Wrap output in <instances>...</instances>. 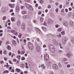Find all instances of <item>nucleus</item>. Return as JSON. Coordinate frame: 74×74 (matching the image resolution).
Listing matches in <instances>:
<instances>
[{
    "instance_id": "nucleus-1",
    "label": "nucleus",
    "mask_w": 74,
    "mask_h": 74,
    "mask_svg": "<svg viewBox=\"0 0 74 74\" xmlns=\"http://www.w3.org/2000/svg\"><path fill=\"white\" fill-rule=\"evenodd\" d=\"M28 46L29 48L31 51L33 50V45L31 42H29L28 43Z\"/></svg>"
},
{
    "instance_id": "nucleus-2",
    "label": "nucleus",
    "mask_w": 74,
    "mask_h": 74,
    "mask_svg": "<svg viewBox=\"0 0 74 74\" xmlns=\"http://www.w3.org/2000/svg\"><path fill=\"white\" fill-rule=\"evenodd\" d=\"M44 60L45 61H48V60L49 59V55L48 54H45L44 55Z\"/></svg>"
},
{
    "instance_id": "nucleus-3",
    "label": "nucleus",
    "mask_w": 74,
    "mask_h": 74,
    "mask_svg": "<svg viewBox=\"0 0 74 74\" xmlns=\"http://www.w3.org/2000/svg\"><path fill=\"white\" fill-rule=\"evenodd\" d=\"M68 40V39L67 38H62V44L64 45H65V43L67 40Z\"/></svg>"
},
{
    "instance_id": "nucleus-4",
    "label": "nucleus",
    "mask_w": 74,
    "mask_h": 74,
    "mask_svg": "<svg viewBox=\"0 0 74 74\" xmlns=\"http://www.w3.org/2000/svg\"><path fill=\"white\" fill-rule=\"evenodd\" d=\"M50 46V47L49 48L50 50L52 51H55V47H54L53 45H51Z\"/></svg>"
},
{
    "instance_id": "nucleus-5",
    "label": "nucleus",
    "mask_w": 74,
    "mask_h": 74,
    "mask_svg": "<svg viewBox=\"0 0 74 74\" xmlns=\"http://www.w3.org/2000/svg\"><path fill=\"white\" fill-rule=\"evenodd\" d=\"M21 27L23 30H25L26 28V25L25 23H22L21 25Z\"/></svg>"
},
{
    "instance_id": "nucleus-6",
    "label": "nucleus",
    "mask_w": 74,
    "mask_h": 74,
    "mask_svg": "<svg viewBox=\"0 0 74 74\" xmlns=\"http://www.w3.org/2000/svg\"><path fill=\"white\" fill-rule=\"evenodd\" d=\"M53 67L54 69L55 70H58L59 69V68L57 65H56V64H54L53 65Z\"/></svg>"
},
{
    "instance_id": "nucleus-7",
    "label": "nucleus",
    "mask_w": 74,
    "mask_h": 74,
    "mask_svg": "<svg viewBox=\"0 0 74 74\" xmlns=\"http://www.w3.org/2000/svg\"><path fill=\"white\" fill-rule=\"evenodd\" d=\"M53 21L52 20L49 19L48 20L47 23L50 25L51 24H52V23H53Z\"/></svg>"
},
{
    "instance_id": "nucleus-8",
    "label": "nucleus",
    "mask_w": 74,
    "mask_h": 74,
    "mask_svg": "<svg viewBox=\"0 0 74 74\" xmlns=\"http://www.w3.org/2000/svg\"><path fill=\"white\" fill-rule=\"evenodd\" d=\"M16 11L17 12H19L20 11V8L19 6H17L16 8Z\"/></svg>"
},
{
    "instance_id": "nucleus-9",
    "label": "nucleus",
    "mask_w": 74,
    "mask_h": 74,
    "mask_svg": "<svg viewBox=\"0 0 74 74\" xmlns=\"http://www.w3.org/2000/svg\"><path fill=\"white\" fill-rule=\"evenodd\" d=\"M63 25L66 27L68 26H69V24L67 23V22L66 21H64L63 22Z\"/></svg>"
},
{
    "instance_id": "nucleus-10",
    "label": "nucleus",
    "mask_w": 74,
    "mask_h": 74,
    "mask_svg": "<svg viewBox=\"0 0 74 74\" xmlns=\"http://www.w3.org/2000/svg\"><path fill=\"white\" fill-rule=\"evenodd\" d=\"M16 72H17L18 73H21L22 71L20 69L16 68Z\"/></svg>"
},
{
    "instance_id": "nucleus-11",
    "label": "nucleus",
    "mask_w": 74,
    "mask_h": 74,
    "mask_svg": "<svg viewBox=\"0 0 74 74\" xmlns=\"http://www.w3.org/2000/svg\"><path fill=\"white\" fill-rule=\"evenodd\" d=\"M25 7L27 8H28V9H29V8H30V7H31V5H29L28 4H27V3H25Z\"/></svg>"
},
{
    "instance_id": "nucleus-12",
    "label": "nucleus",
    "mask_w": 74,
    "mask_h": 74,
    "mask_svg": "<svg viewBox=\"0 0 74 74\" xmlns=\"http://www.w3.org/2000/svg\"><path fill=\"white\" fill-rule=\"evenodd\" d=\"M27 30L29 32L33 31V28L30 27L28 28Z\"/></svg>"
},
{
    "instance_id": "nucleus-13",
    "label": "nucleus",
    "mask_w": 74,
    "mask_h": 74,
    "mask_svg": "<svg viewBox=\"0 0 74 74\" xmlns=\"http://www.w3.org/2000/svg\"><path fill=\"white\" fill-rule=\"evenodd\" d=\"M9 7H10L11 8H14V5H15V4H9Z\"/></svg>"
},
{
    "instance_id": "nucleus-14",
    "label": "nucleus",
    "mask_w": 74,
    "mask_h": 74,
    "mask_svg": "<svg viewBox=\"0 0 74 74\" xmlns=\"http://www.w3.org/2000/svg\"><path fill=\"white\" fill-rule=\"evenodd\" d=\"M36 50L37 52H40V48L39 46L36 47Z\"/></svg>"
},
{
    "instance_id": "nucleus-15",
    "label": "nucleus",
    "mask_w": 74,
    "mask_h": 74,
    "mask_svg": "<svg viewBox=\"0 0 74 74\" xmlns=\"http://www.w3.org/2000/svg\"><path fill=\"white\" fill-rule=\"evenodd\" d=\"M52 42L54 44H58V42H57L56 40L55 39H53L52 40Z\"/></svg>"
},
{
    "instance_id": "nucleus-16",
    "label": "nucleus",
    "mask_w": 74,
    "mask_h": 74,
    "mask_svg": "<svg viewBox=\"0 0 74 74\" xmlns=\"http://www.w3.org/2000/svg\"><path fill=\"white\" fill-rule=\"evenodd\" d=\"M12 44L14 45H16V41L14 40H12Z\"/></svg>"
},
{
    "instance_id": "nucleus-17",
    "label": "nucleus",
    "mask_w": 74,
    "mask_h": 74,
    "mask_svg": "<svg viewBox=\"0 0 74 74\" xmlns=\"http://www.w3.org/2000/svg\"><path fill=\"white\" fill-rule=\"evenodd\" d=\"M11 21L12 22H15L16 21V18L14 17H12L11 18Z\"/></svg>"
},
{
    "instance_id": "nucleus-18",
    "label": "nucleus",
    "mask_w": 74,
    "mask_h": 74,
    "mask_svg": "<svg viewBox=\"0 0 74 74\" xmlns=\"http://www.w3.org/2000/svg\"><path fill=\"white\" fill-rule=\"evenodd\" d=\"M69 25L70 26H73L74 25V22L72 21H70Z\"/></svg>"
},
{
    "instance_id": "nucleus-19",
    "label": "nucleus",
    "mask_w": 74,
    "mask_h": 74,
    "mask_svg": "<svg viewBox=\"0 0 74 74\" xmlns=\"http://www.w3.org/2000/svg\"><path fill=\"white\" fill-rule=\"evenodd\" d=\"M17 25L18 26H21V23L20 21H17Z\"/></svg>"
},
{
    "instance_id": "nucleus-20",
    "label": "nucleus",
    "mask_w": 74,
    "mask_h": 74,
    "mask_svg": "<svg viewBox=\"0 0 74 74\" xmlns=\"http://www.w3.org/2000/svg\"><path fill=\"white\" fill-rule=\"evenodd\" d=\"M67 55L68 57H70V56H73V54L71 53H67Z\"/></svg>"
},
{
    "instance_id": "nucleus-21",
    "label": "nucleus",
    "mask_w": 74,
    "mask_h": 74,
    "mask_svg": "<svg viewBox=\"0 0 74 74\" xmlns=\"http://www.w3.org/2000/svg\"><path fill=\"white\" fill-rule=\"evenodd\" d=\"M7 49H8V50H9V51H10L11 49V46L10 45H8L7 46Z\"/></svg>"
},
{
    "instance_id": "nucleus-22",
    "label": "nucleus",
    "mask_w": 74,
    "mask_h": 74,
    "mask_svg": "<svg viewBox=\"0 0 74 74\" xmlns=\"http://www.w3.org/2000/svg\"><path fill=\"white\" fill-rule=\"evenodd\" d=\"M43 21L44 18H43L42 17H40V21L41 23H42V22H43Z\"/></svg>"
},
{
    "instance_id": "nucleus-23",
    "label": "nucleus",
    "mask_w": 74,
    "mask_h": 74,
    "mask_svg": "<svg viewBox=\"0 0 74 74\" xmlns=\"http://www.w3.org/2000/svg\"><path fill=\"white\" fill-rule=\"evenodd\" d=\"M25 68L28 69H29V66H28V64H27V62H25Z\"/></svg>"
},
{
    "instance_id": "nucleus-24",
    "label": "nucleus",
    "mask_w": 74,
    "mask_h": 74,
    "mask_svg": "<svg viewBox=\"0 0 74 74\" xmlns=\"http://www.w3.org/2000/svg\"><path fill=\"white\" fill-rule=\"evenodd\" d=\"M20 66L22 68H25V64H22Z\"/></svg>"
},
{
    "instance_id": "nucleus-25",
    "label": "nucleus",
    "mask_w": 74,
    "mask_h": 74,
    "mask_svg": "<svg viewBox=\"0 0 74 74\" xmlns=\"http://www.w3.org/2000/svg\"><path fill=\"white\" fill-rule=\"evenodd\" d=\"M66 61H67V59L66 58H64L63 60H62V62L64 63V62H66Z\"/></svg>"
},
{
    "instance_id": "nucleus-26",
    "label": "nucleus",
    "mask_w": 74,
    "mask_h": 74,
    "mask_svg": "<svg viewBox=\"0 0 74 74\" xmlns=\"http://www.w3.org/2000/svg\"><path fill=\"white\" fill-rule=\"evenodd\" d=\"M9 73V71H8L7 70H5L3 72V74H5V73Z\"/></svg>"
},
{
    "instance_id": "nucleus-27",
    "label": "nucleus",
    "mask_w": 74,
    "mask_h": 74,
    "mask_svg": "<svg viewBox=\"0 0 74 74\" xmlns=\"http://www.w3.org/2000/svg\"><path fill=\"white\" fill-rule=\"evenodd\" d=\"M28 9L31 11H32V10H33V7H32V6H31L29 7V9Z\"/></svg>"
},
{
    "instance_id": "nucleus-28",
    "label": "nucleus",
    "mask_w": 74,
    "mask_h": 74,
    "mask_svg": "<svg viewBox=\"0 0 74 74\" xmlns=\"http://www.w3.org/2000/svg\"><path fill=\"white\" fill-rule=\"evenodd\" d=\"M36 30L38 33H40L41 32V31H40V30L38 28H36Z\"/></svg>"
},
{
    "instance_id": "nucleus-29",
    "label": "nucleus",
    "mask_w": 74,
    "mask_h": 74,
    "mask_svg": "<svg viewBox=\"0 0 74 74\" xmlns=\"http://www.w3.org/2000/svg\"><path fill=\"white\" fill-rule=\"evenodd\" d=\"M71 41L72 43L73 44H74V39L73 38H72V39H71Z\"/></svg>"
},
{
    "instance_id": "nucleus-30",
    "label": "nucleus",
    "mask_w": 74,
    "mask_h": 74,
    "mask_svg": "<svg viewBox=\"0 0 74 74\" xmlns=\"http://www.w3.org/2000/svg\"><path fill=\"white\" fill-rule=\"evenodd\" d=\"M21 13L22 14H25L26 13V11H22L21 12Z\"/></svg>"
},
{
    "instance_id": "nucleus-31",
    "label": "nucleus",
    "mask_w": 74,
    "mask_h": 74,
    "mask_svg": "<svg viewBox=\"0 0 74 74\" xmlns=\"http://www.w3.org/2000/svg\"><path fill=\"white\" fill-rule=\"evenodd\" d=\"M24 1L26 3H30V0H24Z\"/></svg>"
},
{
    "instance_id": "nucleus-32",
    "label": "nucleus",
    "mask_w": 74,
    "mask_h": 74,
    "mask_svg": "<svg viewBox=\"0 0 74 74\" xmlns=\"http://www.w3.org/2000/svg\"><path fill=\"white\" fill-rule=\"evenodd\" d=\"M16 58L18 59V60H20V59H21V56L19 55L17 56L16 57Z\"/></svg>"
},
{
    "instance_id": "nucleus-33",
    "label": "nucleus",
    "mask_w": 74,
    "mask_h": 74,
    "mask_svg": "<svg viewBox=\"0 0 74 74\" xmlns=\"http://www.w3.org/2000/svg\"><path fill=\"white\" fill-rule=\"evenodd\" d=\"M22 36V34L21 33H20L18 35V37H19V38H21Z\"/></svg>"
},
{
    "instance_id": "nucleus-34",
    "label": "nucleus",
    "mask_w": 74,
    "mask_h": 74,
    "mask_svg": "<svg viewBox=\"0 0 74 74\" xmlns=\"http://www.w3.org/2000/svg\"><path fill=\"white\" fill-rule=\"evenodd\" d=\"M15 32V31L14 30H11V32H12V33L13 34H14Z\"/></svg>"
},
{
    "instance_id": "nucleus-35",
    "label": "nucleus",
    "mask_w": 74,
    "mask_h": 74,
    "mask_svg": "<svg viewBox=\"0 0 74 74\" xmlns=\"http://www.w3.org/2000/svg\"><path fill=\"white\" fill-rule=\"evenodd\" d=\"M14 35H15V36H18V32H14Z\"/></svg>"
},
{
    "instance_id": "nucleus-36",
    "label": "nucleus",
    "mask_w": 74,
    "mask_h": 74,
    "mask_svg": "<svg viewBox=\"0 0 74 74\" xmlns=\"http://www.w3.org/2000/svg\"><path fill=\"white\" fill-rule=\"evenodd\" d=\"M40 2L41 4H42L44 3V1L43 0H40Z\"/></svg>"
},
{
    "instance_id": "nucleus-37",
    "label": "nucleus",
    "mask_w": 74,
    "mask_h": 74,
    "mask_svg": "<svg viewBox=\"0 0 74 74\" xmlns=\"http://www.w3.org/2000/svg\"><path fill=\"white\" fill-rule=\"evenodd\" d=\"M23 18L24 19H26V18H27V17L26 16H23Z\"/></svg>"
},
{
    "instance_id": "nucleus-38",
    "label": "nucleus",
    "mask_w": 74,
    "mask_h": 74,
    "mask_svg": "<svg viewBox=\"0 0 74 74\" xmlns=\"http://www.w3.org/2000/svg\"><path fill=\"white\" fill-rule=\"evenodd\" d=\"M57 37H58L60 38L61 37H62V36L61 35V34H59L58 35H57Z\"/></svg>"
},
{
    "instance_id": "nucleus-39",
    "label": "nucleus",
    "mask_w": 74,
    "mask_h": 74,
    "mask_svg": "<svg viewBox=\"0 0 74 74\" xmlns=\"http://www.w3.org/2000/svg\"><path fill=\"white\" fill-rule=\"evenodd\" d=\"M61 34L62 35H64L65 34V32L64 31H63L61 32Z\"/></svg>"
},
{
    "instance_id": "nucleus-40",
    "label": "nucleus",
    "mask_w": 74,
    "mask_h": 74,
    "mask_svg": "<svg viewBox=\"0 0 74 74\" xmlns=\"http://www.w3.org/2000/svg\"><path fill=\"white\" fill-rule=\"evenodd\" d=\"M6 19V16H4L3 17L2 20L3 21H5V20Z\"/></svg>"
},
{
    "instance_id": "nucleus-41",
    "label": "nucleus",
    "mask_w": 74,
    "mask_h": 74,
    "mask_svg": "<svg viewBox=\"0 0 74 74\" xmlns=\"http://www.w3.org/2000/svg\"><path fill=\"white\" fill-rule=\"evenodd\" d=\"M42 29L43 30H46V28L44 27H42Z\"/></svg>"
},
{
    "instance_id": "nucleus-42",
    "label": "nucleus",
    "mask_w": 74,
    "mask_h": 74,
    "mask_svg": "<svg viewBox=\"0 0 74 74\" xmlns=\"http://www.w3.org/2000/svg\"><path fill=\"white\" fill-rule=\"evenodd\" d=\"M4 53L5 55L6 54H7V51L5 50L4 51Z\"/></svg>"
},
{
    "instance_id": "nucleus-43",
    "label": "nucleus",
    "mask_w": 74,
    "mask_h": 74,
    "mask_svg": "<svg viewBox=\"0 0 74 74\" xmlns=\"http://www.w3.org/2000/svg\"><path fill=\"white\" fill-rule=\"evenodd\" d=\"M21 10H23V9H24L25 8V6H22L21 7Z\"/></svg>"
},
{
    "instance_id": "nucleus-44",
    "label": "nucleus",
    "mask_w": 74,
    "mask_h": 74,
    "mask_svg": "<svg viewBox=\"0 0 74 74\" xmlns=\"http://www.w3.org/2000/svg\"><path fill=\"white\" fill-rule=\"evenodd\" d=\"M55 27L56 28H58V27H59V25H55Z\"/></svg>"
},
{
    "instance_id": "nucleus-45",
    "label": "nucleus",
    "mask_w": 74,
    "mask_h": 74,
    "mask_svg": "<svg viewBox=\"0 0 74 74\" xmlns=\"http://www.w3.org/2000/svg\"><path fill=\"white\" fill-rule=\"evenodd\" d=\"M58 32H61L62 31V29L61 28H59L58 29Z\"/></svg>"
},
{
    "instance_id": "nucleus-46",
    "label": "nucleus",
    "mask_w": 74,
    "mask_h": 74,
    "mask_svg": "<svg viewBox=\"0 0 74 74\" xmlns=\"http://www.w3.org/2000/svg\"><path fill=\"white\" fill-rule=\"evenodd\" d=\"M43 25H45V26H47V23H46L45 22H44L43 23Z\"/></svg>"
},
{
    "instance_id": "nucleus-47",
    "label": "nucleus",
    "mask_w": 74,
    "mask_h": 74,
    "mask_svg": "<svg viewBox=\"0 0 74 74\" xmlns=\"http://www.w3.org/2000/svg\"><path fill=\"white\" fill-rule=\"evenodd\" d=\"M48 8H51V5H48Z\"/></svg>"
},
{
    "instance_id": "nucleus-48",
    "label": "nucleus",
    "mask_w": 74,
    "mask_h": 74,
    "mask_svg": "<svg viewBox=\"0 0 74 74\" xmlns=\"http://www.w3.org/2000/svg\"><path fill=\"white\" fill-rule=\"evenodd\" d=\"M0 63H1V64H3V63H4V61H1L0 62Z\"/></svg>"
},
{
    "instance_id": "nucleus-49",
    "label": "nucleus",
    "mask_w": 74,
    "mask_h": 74,
    "mask_svg": "<svg viewBox=\"0 0 74 74\" xmlns=\"http://www.w3.org/2000/svg\"><path fill=\"white\" fill-rule=\"evenodd\" d=\"M12 37H13L14 39H16V37L15 36H12Z\"/></svg>"
},
{
    "instance_id": "nucleus-50",
    "label": "nucleus",
    "mask_w": 74,
    "mask_h": 74,
    "mask_svg": "<svg viewBox=\"0 0 74 74\" xmlns=\"http://www.w3.org/2000/svg\"><path fill=\"white\" fill-rule=\"evenodd\" d=\"M58 66L60 67H62V65H61V64L60 63H59L58 64Z\"/></svg>"
},
{
    "instance_id": "nucleus-51",
    "label": "nucleus",
    "mask_w": 74,
    "mask_h": 74,
    "mask_svg": "<svg viewBox=\"0 0 74 74\" xmlns=\"http://www.w3.org/2000/svg\"><path fill=\"white\" fill-rule=\"evenodd\" d=\"M66 5H69V1H67L66 2Z\"/></svg>"
},
{
    "instance_id": "nucleus-52",
    "label": "nucleus",
    "mask_w": 74,
    "mask_h": 74,
    "mask_svg": "<svg viewBox=\"0 0 74 74\" xmlns=\"http://www.w3.org/2000/svg\"><path fill=\"white\" fill-rule=\"evenodd\" d=\"M11 72L12 73H14L15 72V71L14 69H12V70L11 71Z\"/></svg>"
},
{
    "instance_id": "nucleus-53",
    "label": "nucleus",
    "mask_w": 74,
    "mask_h": 74,
    "mask_svg": "<svg viewBox=\"0 0 74 74\" xmlns=\"http://www.w3.org/2000/svg\"><path fill=\"white\" fill-rule=\"evenodd\" d=\"M21 53V51L18 50V54H20Z\"/></svg>"
},
{
    "instance_id": "nucleus-54",
    "label": "nucleus",
    "mask_w": 74,
    "mask_h": 74,
    "mask_svg": "<svg viewBox=\"0 0 74 74\" xmlns=\"http://www.w3.org/2000/svg\"><path fill=\"white\" fill-rule=\"evenodd\" d=\"M9 63H10V64H12V63L11 62V61L10 60L9 61Z\"/></svg>"
},
{
    "instance_id": "nucleus-55",
    "label": "nucleus",
    "mask_w": 74,
    "mask_h": 74,
    "mask_svg": "<svg viewBox=\"0 0 74 74\" xmlns=\"http://www.w3.org/2000/svg\"><path fill=\"white\" fill-rule=\"evenodd\" d=\"M62 7V5L61 4L59 6V8H61Z\"/></svg>"
},
{
    "instance_id": "nucleus-56",
    "label": "nucleus",
    "mask_w": 74,
    "mask_h": 74,
    "mask_svg": "<svg viewBox=\"0 0 74 74\" xmlns=\"http://www.w3.org/2000/svg\"><path fill=\"white\" fill-rule=\"evenodd\" d=\"M25 59V58L24 57H23L21 58L22 60H24Z\"/></svg>"
},
{
    "instance_id": "nucleus-57",
    "label": "nucleus",
    "mask_w": 74,
    "mask_h": 74,
    "mask_svg": "<svg viewBox=\"0 0 74 74\" xmlns=\"http://www.w3.org/2000/svg\"><path fill=\"white\" fill-rule=\"evenodd\" d=\"M70 67V65L69 64H68L67 65V68H69Z\"/></svg>"
},
{
    "instance_id": "nucleus-58",
    "label": "nucleus",
    "mask_w": 74,
    "mask_h": 74,
    "mask_svg": "<svg viewBox=\"0 0 74 74\" xmlns=\"http://www.w3.org/2000/svg\"><path fill=\"white\" fill-rule=\"evenodd\" d=\"M47 47V45H43V48H45Z\"/></svg>"
},
{
    "instance_id": "nucleus-59",
    "label": "nucleus",
    "mask_w": 74,
    "mask_h": 74,
    "mask_svg": "<svg viewBox=\"0 0 74 74\" xmlns=\"http://www.w3.org/2000/svg\"><path fill=\"white\" fill-rule=\"evenodd\" d=\"M4 60H5V61H7V58L5 57L4 58Z\"/></svg>"
},
{
    "instance_id": "nucleus-60",
    "label": "nucleus",
    "mask_w": 74,
    "mask_h": 74,
    "mask_svg": "<svg viewBox=\"0 0 74 74\" xmlns=\"http://www.w3.org/2000/svg\"><path fill=\"white\" fill-rule=\"evenodd\" d=\"M38 4H37V3L35 5L36 7H38Z\"/></svg>"
},
{
    "instance_id": "nucleus-61",
    "label": "nucleus",
    "mask_w": 74,
    "mask_h": 74,
    "mask_svg": "<svg viewBox=\"0 0 74 74\" xmlns=\"http://www.w3.org/2000/svg\"><path fill=\"white\" fill-rule=\"evenodd\" d=\"M58 8H56L55 10V11L56 12H58Z\"/></svg>"
},
{
    "instance_id": "nucleus-62",
    "label": "nucleus",
    "mask_w": 74,
    "mask_h": 74,
    "mask_svg": "<svg viewBox=\"0 0 74 74\" xmlns=\"http://www.w3.org/2000/svg\"><path fill=\"white\" fill-rule=\"evenodd\" d=\"M25 53V51H22L21 52V54H24Z\"/></svg>"
},
{
    "instance_id": "nucleus-63",
    "label": "nucleus",
    "mask_w": 74,
    "mask_h": 74,
    "mask_svg": "<svg viewBox=\"0 0 74 74\" xmlns=\"http://www.w3.org/2000/svg\"><path fill=\"white\" fill-rule=\"evenodd\" d=\"M55 4L56 5H58L59 4L58 3V2H56L55 3Z\"/></svg>"
},
{
    "instance_id": "nucleus-64",
    "label": "nucleus",
    "mask_w": 74,
    "mask_h": 74,
    "mask_svg": "<svg viewBox=\"0 0 74 74\" xmlns=\"http://www.w3.org/2000/svg\"><path fill=\"white\" fill-rule=\"evenodd\" d=\"M36 40L38 41H40V39L38 38H36Z\"/></svg>"
}]
</instances>
